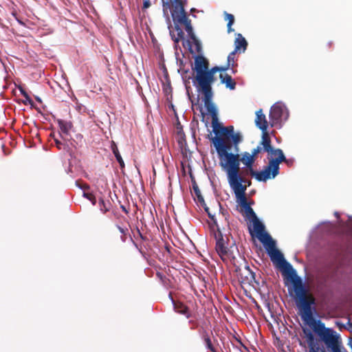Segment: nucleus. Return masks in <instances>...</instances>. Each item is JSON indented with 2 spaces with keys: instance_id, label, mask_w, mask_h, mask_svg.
<instances>
[{
  "instance_id": "4468645a",
  "label": "nucleus",
  "mask_w": 352,
  "mask_h": 352,
  "mask_svg": "<svg viewBox=\"0 0 352 352\" xmlns=\"http://www.w3.org/2000/svg\"><path fill=\"white\" fill-rule=\"evenodd\" d=\"M253 221L254 230L256 232L259 241L261 242V239L263 240L265 235H270L268 233L265 232V227L263 224L258 220L257 217L252 219Z\"/></svg>"
},
{
  "instance_id": "bb28decb",
  "label": "nucleus",
  "mask_w": 352,
  "mask_h": 352,
  "mask_svg": "<svg viewBox=\"0 0 352 352\" xmlns=\"http://www.w3.org/2000/svg\"><path fill=\"white\" fill-rule=\"evenodd\" d=\"M117 228H118V230L120 231V232L121 233V236H120L121 241L122 242H125L127 239V236L129 234L128 228L126 227H124V228L121 227L120 226H117Z\"/></svg>"
},
{
  "instance_id": "6ab92c4d",
  "label": "nucleus",
  "mask_w": 352,
  "mask_h": 352,
  "mask_svg": "<svg viewBox=\"0 0 352 352\" xmlns=\"http://www.w3.org/2000/svg\"><path fill=\"white\" fill-rule=\"evenodd\" d=\"M304 332L306 334L309 344V352H324L323 350L320 349L318 345L314 343V336L310 331L304 329Z\"/></svg>"
},
{
  "instance_id": "79ce46f5",
  "label": "nucleus",
  "mask_w": 352,
  "mask_h": 352,
  "mask_svg": "<svg viewBox=\"0 0 352 352\" xmlns=\"http://www.w3.org/2000/svg\"><path fill=\"white\" fill-rule=\"evenodd\" d=\"M2 148L3 149V152H4L5 155H8V153L5 151V146L4 145H2Z\"/></svg>"
},
{
  "instance_id": "ddd939ff",
  "label": "nucleus",
  "mask_w": 352,
  "mask_h": 352,
  "mask_svg": "<svg viewBox=\"0 0 352 352\" xmlns=\"http://www.w3.org/2000/svg\"><path fill=\"white\" fill-rule=\"evenodd\" d=\"M248 47V42L241 34H236L234 40V51L239 53L244 52Z\"/></svg>"
},
{
  "instance_id": "c03bdc74",
  "label": "nucleus",
  "mask_w": 352,
  "mask_h": 352,
  "mask_svg": "<svg viewBox=\"0 0 352 352\" xmlns=\"http://www.w3.org/2000/svg\"><path fill=\"white\" fill-rule=\"evenodd\" d=\"M194 189H195V191L196 192H197V191H199V190H198V188H197V187L194 188Z\"/></svg>"
},
{
  "instance_id": "c9c22d12",
  "label": "nucleus",
  "mask_w": 352,
  "mask_h": 352,
  "mask_svg": "<svg viewBox=\"0 0 352 352\" xmlns=\"http://www.w3.org/2000/svg\"><path fill=\"white\" fill-rule=\"evenodd\" d=\"M16 20L18 21V23L22 25H25V23L21 20L19 19L18 17H16Z\"/></svg>"
},
{
  "instance_id": "b1692460",
  "label": "nucleus",
  "mask_w": 352,
  "mask_h": 352,
  "mask_svg": "<svg viewBox=\"0 0 352 352\" xmlns=\"http://www.w3.org/2000/svg\"><path fill=\"white\" fill-rule=\"evenodd\" d=\"M237 52L233 50L232 52H230L228 56V63L227 66L226 67H228V69L230 67H232V70L234 69V67L237 65V64L235 63V55Z\"/></svg>"
},
{
  "instance_id": "423d86ee",
  "label": "nucleus",
  "mask_w": 352,
  "mask_h": 352,
  "mask_svg": "<svg viewBox=\"0 0 352 352\" xmlns=\"http://www.w3.org/2000/svg\"><path fill=\"white\" fill-rule=\"evenodd\" d=\"M279 166L276 162H269L263 170L257 172L251 170V176L259 182H266L267 179L276 177L279 173Z\"/></svg>"
},
{
  "instance_id": "cd10ccee",
  "label": "nucleus",
  "mask_w": 352,
  "mask_h": 352,
  "mask_svg": "<svg viewBox=\"0 0 352 352\" xmlns=\"http://www.w3.org/2000/svg\"><path fill=\"white\" fill-rule=\"evenodd\" d=\"M83 195L87 199H88L92 203L93 205H96V197L93 194L84 192Z\"/></svg>"
},
{
  "instance_id": "412c9836",
  "label": "nucleus",
  "mask_w": 352,
  "mask_h": 352,
  "mask_svg": "<svg viewBox=\"0 0 352 352\" xmlns=\"http://www.w3.org/2000/svg\"><path fill=\"white\" fill-rule=\"evenodd\" d=\"M111 148L112 152L114 154L118 162L119 163L120 168H124V160L118 151L117 145L116 144V143L114 142H112L111 145Z\"/></svg>"
},
{
  "instance_id": "9d476101",
  "label": "nucleus",
  "mask_w": 352,
  "mask_h": 352,
  "mask_svg": "<svg viewBox=\"0 0 352 352\" xmlns=\"http://www.w3.org/2000/svg\"><path fill=\"white\" fill-rule=\"evenodd\" d=\"M283 111V107L279 104H275L271 107L270 111V122L272 126L281 122Z\"/></svg>"
},
{
  "instance_id": "5701e85b",
  "label": "nucleus",
  "mask_w": 352,
  "mask_h": 352,
  "mask_svg": "<svg viewBox=\"0 0 352 352\" xmlns=\"http://www.w3.org/2000/svg\"><path fill=\"white\" fill-rule=\"evenodd\" d=\"M58 124L61 131L64 133H67L72 128L71 122H68L63 120H58Z\"/></svg>"
},
{
  "instance_id": "f704fd0d",
  "label": "nucleus",
  "mask_w": 352,
  "mask_h": 352,
  "mask_svg": "<svg viewBox=\"0 0 352 352\" xmlns=\"http://www.w3.org/2000/svg\"><path fill=\"white\" fill-rule=\"evenodd\" d=\"M200 112L202 116V120H204L205 118V113L203 111V109L201 107H200Z\"/></svg>"
},
{
  "instance_id": "f03ea898",
  "label": "nucleus",
  "mask_w": 352,
  "mask_h": 352,
  "mask_svg": "<svg viewBox=\"0 0 352 352\" xmlns=\"http://www.w3.org/2000/svg\"><path fill=\"white\" fill-rule=\"evenodd\" d=\"M209 61L206 58L202 55H197L195 57L194 65L192 67V69L195 74L194 85L196 87L197 91L203 95L202 99L204 107L208 114L211 116L212 127V129H214L224 126L219 122L217 109L212 102V85L216 80L215 73L226 72L228 67L215 66L209 69Z\"/></svg>"
},
{
  "instance_id": "473e14b6",
  "label": "nucleus",
  "mask_w": 352,
  "mask_h": 352,
  "mask_svg": "<svg viewBox=\"0 0 352 352\" xmlns=\"http://www.w3.org/2000/svg\"><path fill=\"white\" fill-rule=\"evenodd\" d=\"M206 344H207V347L212 350V344H211V342H210V339L209 338H206Z\"/></svg>"
},
{
  "instance_id": "a211bd4d",
  "label": "nucleus",
  "mask_w": 352,
  "mask_h": 352,
  "mask_svg": "<svg viewBox=\"0 0 352 352\" xmlns=\"http://www.w3.org/2000/svg\"><path fill=\"white\" fill-rule=\"evenodd\" d=\"M325 276L328 280L337 281L340 276V268L338 266L331 267L327 271Z\"/></svg>"
},
{
  "instance_id": "e433bc0d",
  "label": "nucleus",
  "mask_w": 352,
  "mask_h": 352,
  "mask_svg": "<svg viewBox=\"0 0 352 352\" xmlns=\"http://www.w3.org/2000/svg\"><path fill=\"white\" fill-rule=\"evenodd\" d=\"M24 98H25L26 100H28V101H30L31 99H30V97L29 96V95L27 94L25 96H23Z\"/></svg>"
},
{
  "instance_id": "a878e982",
  "label": "nucleus",
  "mask_w": 352,
  "mask_h": 352,
  "mask_svg": "<svg viewBox=\"0 0 352 352\" xmlns=\"http://www.w3.org/2000/svg\"><path fill=\"white\" fill-rule=\"evenodd\" d=\"M99 206L100 210L103 212V213H106L109 211L111 204L109 201L105 202L103 199L100 198L99 199Z\"/></svg>"
},
{
  "instance_id": "72a5a7b5",
  "label": "nucleus",
  "mask_w": 352,
  "mask_h": 352,
  "mask_svg": "<svg viewBox=\"0 0 352 352\" xmlns=\"http://www.w3.org/2000/svg\"><path fill=\"white\" fill-rule=\"evenodd\" d=\"M20 89V91H21V94H22V96H25L28 93L23 90L21 87L19 88Z\"/></svg>"
},
{
  "instance_id": "c85d7f7f",
  "label": "nucleus",
  "mask_w": 352,
  "mask_h": 352,
  "mask_svg": "<svg viewBox=\"0 0 352 352\" xmlns=\"http://www.w3.org/2000/svg\"><path fill=\"white\" fill-rule=\"evenodd\" d=\"M54 142H55V144L56 146V147L59 149V150H65L66 149V147L67 146H66V144L62 142H60V140H57V139H55L54 140Z\"/></svg>"
},
{
  "instance_id": "ea45409f",
  "label": "nucleus",
  "mask_w": 352,
  "mask_h": 352,
  "mask_svg": "<svg viewBox=\"0 0 352 352\" xmlns=\"http://www.w3.org/2000/svg\"><path fill=\"white\" fill-rule=\"evenodd\" d=\"M246 184H248L246 185V186H247V187H248V186H250L251 185V182H250V181H248V180H247Z\"/></svg>"
},
{
  "instance_id": "37998d69",
  "label": "nucleus",
  "mask_w": 352,
  "mask_h": 352,
  "mask_svg": "<svg viewBox=\"0 0 352 352\" xmlns=\"http://www.w3.org/2000/svg\"><path fill=\"white\" fill-rule=\"evenodd\" d=\"M254 289H255L257 292H259V290H260V287H254Z\"/></svg>"
},
{
  "instance_id": "58836bf2",
  "label": "nucleus",
  "mask_w": 352,
  "mask_h": 352,
  "mask_svg": "<svg viewBox=\"0 0 352 352\" xmlns=\"http://www.w3.org/2000/svg\"><path fill=\"white\" fill-rule=\"evenodd\" d=\"M121 208L124 212H125L126 213L128 212L124 206H121Z\"/></svg>"
},
{
  "instance_id": "20e7f679",
  "label": "nucleus",
  "mask_w": 352,
  "mask_h": 352,
  "mask_svg": "<svg viewBox=\"0 0 352 352\" xmlns=\"http://www.w3.org/2000/svg\"><path fill=\"white\" fill-rule=\"evenodd\" d=\"M261 243L265 246L267 254L273 264L279 270L284 267L289 263L285 259L283 254L276 248V242L270 235H265Z\"/></svg>"
},
{
  "instance_id": "7c9ffc66",
  "label": "nucleus",
  "mask_w": 352,
  "mask_h": 352,
  "mask_svg": "<svg viewBox=\"0 0 352 352\" xmlns=\"http://www.w3.org/2000/svg\"><path fill=\"white\" fill-rule=\"evenodd\" d=\"M205 210L208 213V217L211 219V220L213 221V223L217 226V221L214 218V215L211 214V212L209 211L208 208H206Z\"/></svg>"
},
{
  "instance_id": "1a4fd4ad",
  "label": "nucleus",
  "mask_w": 352,
  "mask_h": 352,
  "mask_svg": "<svg viewBox=\"0 0 352 352\" xmlns=\"http://www.w3.org/2000/svg\"><path fill=\"white\" fill-rule=\"evenodd\" d=\"M236 197L241 207L240 212L244 213L245 216L248 219H252L254 218H256V213L251 208L250 204L248 202L246 195Z\"/></svg>"
},
{
  "instance_id": "2f4dec72",
  "label": "nucleus",
  "mask_w": 352,
  "mask_h": 352,
  "mask_svg": "<svg viewBox=\"0 0 352 352\" xmlns=\"http://www.w3.org/2000/svg\"><path fill=\"white\" fill-rule=\"evenodd\" d=\"M151 6L150 0H144L142 10H146Z\"/></svg>"
},
{
  "instance_id": "9b49d317",
  "label": "nucleus",
  "mask_w": 352,
  "mask_h": 352,
  "mask_svg": "<svg viewBox=\"0 0 352 352\" xmlns=\"http://www.w3.org/2000/svg\"><path fill=\"white\" fill-rule=\"evenodd\" d=\"M268 155L270 156L269 158V162H276L278 163V166H279L280 164L283 162H287V159L283 152V151L280 148H274L271 149V151L267 152Z\"/></svg>"
},
{
  "instance_id": "a19ab883",
  "label": "nucleus",
  "mask_w": 352,
  "mask_h": 352,
  "mask_svg": "<svg viewBox=\"0 0 352 352\" xmlns=\"http://www.w3.org/2000/svg\"><path fill=\"white\" fill-rule=\"evenodd\" d=\"M12 14L14 16L15 19H16V17H17L16 12H12Z\"/></svg>"
},
{
  "instance_id": "dca6fc26",
  "label": "nucleus",
  "mask_w": 352,
  "mask_h": 352,
  "mask_svg": "<svg viewBox=\"0 0 352 352\" xmlns=\"http://www.w3.org/2000/svg\"><path fill=\"white\" fill-rule=\"evenodd\" d=\"M239 160L246 166L248 171L251 175V170H254L253 169V164L255 162V159L252 157V155H251L248 152H245L242 155V157H239Z\"/></svg>"
},
{
  "instance_id": "c756f323",
  "label": "nucleus",
  "mask_w": 352,
  "mask_h": 352,
  "mask_svg": "<svg viewBox=\"0 0 352 352\" xmlns=\"http://www.w3.org/2000/svg\"><path fill=\"white\" fill-rule=\"evenodd\" d=\"M262 148L260 146H258L256 148H254L252 151L251 155L252 157L255 159L256 155L261 151Z\"/></svg>"
},
{
  "instance_id": "393cba45",
  "label": "nucleus",
  "mask_w": 352,
  "mask_h": 352,
  "mask_svg": "<svg viewBox=\"0 0 352 352\" xmlns=\"http://www.w3.org/2000/svg\"><path fill=\"white\" fill-rule=\"evenodd\" d=\"M175 30L177 32V38L175 39V42H179L180 40H182L184 38V33L182 30V29L179 27V25H184V24H180V23H176L175 21Z\"/></svg>"
},
{
  "instance_id": "6e6552de",
  "label": "nucleus",
  "mask_w": 352,
  "mask_h": 352,
  "mask_svg": "<svg viewBox=\"0 0 352 352\" xmlns=\"http://www.w3.org/2000/svg\"><path fill=\"white\" fill-rule=\"evenodd\" d=\"M284 278L285 286H305L302 279L297 275L290 263L280 270Z\"/></svg>"
},
{
  "instance_id": "4be33fe9",
  "label": "nucleus",
  "mask_w": 352,
  "mask_h": 352,
  "mask_svg": "<svg viewBox=\"0 0 352 352\" xmlns=\"http://www.w3.org/2000/svg\"><path fill=\"white\" fill-rule=\"evenodd\" d=\"M224 19L228 21V24H227L228 32L230 33L232 32H234V29L232 28V25L234 23V15L225 12H224Z\"/></svg>"
},
{
  "instance_id": "f257e3e1",
  "label": "nucleus",
  "mask_w": 352,
  "mask_h": 352,
  "mask_svg": "<svg viewBox=\"0 0 352 352\" xmlns=\"http://www.w3.org/2000/svg\"><path fill=\"white\" fill-rule=\"evenodd\" d=\"M212 131L215 136L211 138V140L220 160L219 164L227 174L230 186L236 197L246 195L247 179L239 174V155L230 153L233 146L236 152L238 151L242 135L239 132L235 133L232 125L216 128Z\"/></svg>"
},
{
  "instance_id": "f3484780",
  "label": "nucleus",
  "mask_w": 352,
  "mask_h": 352,
  "mask_svg": "<svg viewBox=\"0 0 352 352\" xmlns=\"http://www.w3.org/2000/svg\"><path fill=\"white\" fill-rule=\"evenodd\" d=\"M169 297L170 298L174 306V309L176 312L184 315L187 318H189L191 315L188 311V309L181 302H175L172 297L171 293L169 294Z\"/></svg>"
},
{
  "instance_id": "2eb2a0df",
  "label": "nucleus",
  "mask_w": 352,
  "mask_h": 352,
  "mask_svg": "<svg viewBox=\"0 0 352 352\" xmlns=\"http://www.w3.org/2000/svg\"><path fill=\"white\" fill-rule=\"evenodd\" d=\"M221 82L224 84L226 87L230 90H234L236 88V82L232 76L226 73H221L219 75Z\"/></svg>"
},
{
  "instance_id": "f8f14e48",
  "label": "nucleus",
  "mask_w": 352,
  "mask_h": 352,
  "mask_svg": "<svg viewBox=\"0 0 352 352\" xmlns=\"http://www.w3.org/2000/svg\"><path fill=\"white\" fill-rule=\"evenodd\" d=\"M255 124L256 126L262 131H267L268 122L262 109H259L256 112Z\"/></svg>"
},
{
  "instance_id": "4c0bfd02",
  "label": "nucleus",
  "mask_w": 352,
  "mask_h": 352,
  "mask_svg": "<svg viewBox=\"0 0 352 352\" xmlns=\"http://www.w3.org/2000/svg\"><path fill=\"white\" fill-rule=\"evenodd\" d=\"M334 215L338 219L340 218V214L338 212H335Z\"/></svg>"
},
{
  "instance_id": "a18cd8bd",
  "label": "nucleus",
  "mask_w": 352,
  "mask_h": 352,
  "mask_svg": "<svg viewBox=\"0 0 352 352\" xmlns=\"http://www.w3.org/2000/svg\"><path fill=\"white\" fill-rule=\"evenodd\" d=\"M195 8L191 9V12H195Z\"/></svg>"
},
{
  "instance_id": "0eeeda50",
  "label": "nucleus",
  "mask_w": 352,
  "mask_h": 352,
  "mask_svg": "<svg viewBox=\"0 0 352 352\" xmlns=\"http://www.w3.org/2000/svg\"><path fill=\"white\" fill-rule=\"evenodd\" d=\"M237 261H236V272H239L238 279L241 286H254V283L258 285L260 283L256 279L255 274L250 269L249 266L245 265L243 269H241L237 265Z\"/></svg>"
},
{
  "instance_id": "aec40b11",
  "label": "nucleus",
  "mask_w": 352,
  "mask_h": 352,
  "mask_svg": "<svg viewBox=\"0 0 352 352\" xmlns=\"http://www.w3.org/2000/svg\"><path fill=\"white\" fill-rule=\"evenodd\" d=\"M262 140L261 142V144L263 146V149L264 151H271V149L273 148L271 145V139L267 131H262Z\"/></svg>"
},
{
  "instance_id": "7ed1b4c3",
  "label": "nucleus",
  "mask_w": 352,
  "mask_h": 352,
  "mask_svg": "<svg viewBox=\"0 0 352 352\" xmlns=\"http://www.w3.org/2000/svg\"><path fill=\"white\" fill-rule=\"evenodd\" d=\"M163 3V10L166 13L168 9H171V15L173 21L176 23L184 24L186 31L191 40L192 43L195 46L197 52L199 53L201 51V44L198 38L196 37L193 32V29L191 25V21L188 19L187 13L185 11V6L187 3V0H162Z\"/></svg>"
},
{
  "instance_id": "49530a36",
  "label": "nucleus",
  "mask_w": 352,
  "mask_h": 352,
  "mask_svg": "<svg viewBox=\"0 0 352 352\" xmlns=\"http://www.w3.org/2000/svg\"><path fill=\"white\" fill-rule=\"evenodd\" d=\"M242 288L244 289V292L246 293V292H247V290H246V289H245V288H244V287H242Z\"/></svg>"
},
{
  "instance_id": "39448f33",
  "label": "nucleus",
  "mask_w": 352,
  "mask_h": 352,
  "mask_svg": "<svg viewBox=\"0 0 352 352\" xmlns=\"http://www.w3.org/2000/svg\"><path fill=\"white\" fill-rule=\"evenodd\" d=\"M216 246L215 250L221 258L226 262L230 261L234 265H236V257L233 255L232 251L226 245V242L220 231L215 234Z\"/></svg>"
}]
</instances>
